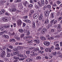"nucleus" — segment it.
<instances>
[{
    "instance_id": "obj_1",
    "label": "nucleus",
    "mask_w": 62,
    "mask_h": 62,
    "mask_svg": "<svg viewBox=\"0 0 62 62\" xmlns=\"http://www.w3.org/2000/svg\"><path fill=\"white\" fill-rule=\"evenodd\" d=\"M13 58L15 60H14V62H17L18 61V59L20 61H22L24 60V58H19V57L16 56L14 57Z\"/></svg>"
},
{
    "instance_id": "obj_2",
    "label": "nucleus",
    "mask_w": 62,
    "mask_h": 62,
    "mask_svg": "<svg viewBox=\"0 0 62 62\" xmlns=\"http://www.w3.org/2000/svg\"><path fill=\"white\" fill-rule=\"evenodd\" d=\"M38 5L39 6H38V5H36L35 6V8H36V9H39V7H41L42 6L41 4L40 3V1H39L38 2Z\"/></svg>"
},
{
    "instance_id": "obj_3",
    "label": "nucleus",
    "mask_w": 62,
    "mask_h": 62,
    "mask_svg": "<svg viewBox=\"0 0 62 62\" xmlns=\"http://www.w3.org/2000/svg\"><path fill=\"white\" fill-rule=\"evenodd\" d=\"M8 17H2V18H1V21L2 22H7V21H8Z\"/></svg>"
},
{
    "instance_id": "obj_4",
    "label": "nucleus",
    "mask_w": 62,
    "mask_h": 62,
    "mask_svg": "<svg viewBox=\"0 0 62 62\" xmlns=\"http://www.w3.org/2000/svg\"><path fill=\"white\" fill-rule=\"evenodd\" d=\"M43 43L44 45L46 46H49L50 44V43L48 41H45Z\"/></svg>"
},
{
    "instance_id": "obj_5",
    "label": "nucleus",
    "mask_w": 62,
    "mask_h": 62,
    "mask_svg": "<svg viewBox=\"0 0 62 62\" xmlns=\"http://www.w3.org/2000/svg\"><path fill=\"white\" fill-rule=\"evenodd\" d=\"M6 55V52L5 51H3L1 53V57L2 58H4Z\"/></svg>"
},
{
    "instance_id": "obj_6",
    "label": "nucleus",
    "mask_w": 62,
    "mask_h": 62,
    "mask_svg": "<svg viewBox=\"0 0 62 62\" xmlns=\"http://www.w3.org/2000/svg\"><path fill=\"white\" fill-rule=\"evenodd\" d=\"M56 27H57V29L58 30V32H60L62 31L61 27L59 25L57 26H56Z\"/></svg>"
},
{
    "instance_id": "obj_7",
    "label": "nucleus",
    "mask_w": 62,
    "mask_h": 62,
    "mask_svg": "<svg viewBox=\"0 0 62 62\" xmlns=\"http://www.w3.org/2000/svg\"><path fill=\"white\" fill-rule=\"evenodd\" d=\"M44 14L45 16H48L50 14V12L48 11H46L45 12Z\"/></svg>"
},
{
    "instance_id": "obj_8",
    "label": "nucleus",
    "mask_w": 62,
    "mask_h": 62,
    "mask_svg": "<svg viewBox=\"0 0 62 62\" xmlns=\"http://www.w3.org/2000/svg\"><path fill=\"white\" fill-rule=\"evenodd\" d=\"M17 11V9L15 8H13L10 10V12H16Z\"/></svg>"
},
{
    "instance_id": "obj_9",
    "label": "nucleus",
    "mask_w": 62,
    "mask_h": 62,
    "mask_svg": "<svg viewBox=\"0 0 62 62\" xmlns=\"http://www.w3.org/2000/svg\"><path fill=\"white\" fill-rule=\"evenodd\" d=\"M17 23L18 26H20L22 24V22L21 20H18L17 21Z\"/></svg>"
},
{
    "instance_id": "obj_10",
    "label": "nucleus",
    "mask_w": 62,
    "mask_h": 62,
    "mask_svg": "<svg viewBox=\"0 0 62 62\" xmlns=\"http://www.w3.org/2000/svg\"><path fill=\"white\" fill-rule=\"evenodd\" d=\"M33 17L35 19H37L38 17V14H34L33 16Z\"/></svg>"
},
{
    "instance_id": "obj_11",
    "label": "nucleus",
    "mask_w": 62,
    "mask_h": 62,
    "mask_svg": "<svg viewBox=\"0 0 62 62\" xmlns=\"http://www.w3.org/2000/svg\"><path fill=\"white\" fill-rule=\"evenodd\" d=\"M24 32L25 33H26V35L27 36H28V35H29L30 34V31H27L26 30H24Z\"/></svg>"
},
{
    "instance_id": "obj_12",
    "label": "nucleus",
    "mask_w": 62,
    "mask_h": 62,
    "mask_svg": "<svg viewBox=\"0 0 62 62\" xmlns=\"http://www.w3.org/2000/svg\"><path fill=\"white\" fill-rule=\"evenodd\" d=\"M49 23V19L48 18H46L45 21L44 23L46 25Z\"/></svg>"
},
{
    "instance_id": "obj_13",
    "label": "nucleus",
    "mask_w": 62,
    "mask_h": 62,
    "mask_svg": "<svg viewBox=\"0 0 62 62\" xmlns=\"http://www.w3.org/2000/svg\"><path fill=\"white\" fill-rule=\"evenodd\" d=\"M14 37L16 39H17V40H20V38L18 37V36H17V34H15Z\"/></svg>"
},
{
    "instance_id": "obj_14",
    "label": "nucleus",
    "mask_w": 62,
    "mask_h": 62,
    "mask_svg": "<svg viewBox=\"0 0 62 62\" xmlns=\"http://www.w3.org/2000/svg\"><path fill=\"white\" fill-rule=\"evenodd\" d=\"M46 28H44L41 31V33L42 34H44L45 33V32H46Z\"/></svg>"
},
{
    "instance_id": "obj_15",
    "label": "nucleus",
    "mask_w": 62,
    "mask_h": 62,
    "mask_svg": "<svg viewBox=\"0 0 62 62\" xmlns=\"http://www.w3.org/2000/svg\"><path fill=\"white\" fill-rule=\"evenodd\" d=\"M34 41L36 42L37 44H39L40 43V41L39 40L37 39L34 40Z\"/></svg>"
},
{
    "instance_id": "obj_16",
    "label": "nucleus",
    "mask_w": 62,
    "mask_h": 62,
    "mask_svg": "<svg viewBox=\"0 0 62 62\" xmlns=\"http://www.w3.org/2000/svg\"><path fill=\"white\" fill-rule=\"evenodd\" d=\"M27 4H28V3H27V1H25L23 3V5L24 6L26 7L27 6Z\"/></svg>"
},
{
    "instance_id": "obj_17",
    "label": "nucleus",
    "mask_w": 62,
    "mask_h": 62,
    "mask_svg": "<svg viewBox=\"0 0 62 62\" xmlns=\"http://www.w3.org/2000/svg\"><path fill=\"white\" fill-rule=\"evenodd\" d=\"M45 51L46 52H51V51L50 50L49 48H46L45 49Z\"/></svg>"
},
{
    "instance_id": "obj_18",
    "label": "nucleus",
    "mask_w": 62,
    "mask_h": 62,
    "mask_svg": "<svg viewBox=\"0 0 62 62\" xmlns=\"http://www.w3.org/2000/svg\"><path fill=\"white\" fill-rule=\"evenodd\" d=\"M3 37L5 39H8L9 38V37L7 35H3Z\"/></svg>"
},
{
    "instance_id": "obj_19",
    "label": "nucleus",
    "mask_w": 62,
    "mask_h": 62,
    "mask_svg": "<svg viewBox=\"0 0 62 62\" xmlns=\"http://www.w3.org/2000/svg\"><path fill=\"white\" fill-rule=\"evenodd\" d=\"M20 53V51H17L13 53V54L14 55H17V54H18Z\"/></svg>"
},
{
    "instance_id": "obj_20",
    "label": "nucleus",
    "mask_w": 62,
    "mask_h": 62,
    "mask_svg": "<svg viewBox=\"0 0 62 62\" xmlns=\"http://www.w3.org/2000/svg\"><path fill=\"white\" fill-rule=\"evenodd\" d=\"M40 39H41L42 40H46V38L43 36L41 37Z\"/></svg>"
},
{
    "instance_id": "obj_21",
    "label": "nucleus",
    "mask_w": 62,
    "mask_h": 62,
    "mask_svg": "<svg viewBox=\"0 0 62 62\" xmlns=\"http://www.w3.org/2000/svg\"><path fill=\"white\" fill-rule=\"evenodd\" d=\"M33 54H32L31 55H32L33 56H35V57H36V56H37L38 55V54H35L34 52H33L32 53Z\"/></svg>"
},
{
    "instance_id": "obj_22",
    "label": "nucleus",
    "mask_w": 62,
    "mask_h": 62,
    "mask_svg": "<svg viewBox=\"0 0 62 62\" xmlns=\"http://www.w3.org/2000/svg\"><path fill=\"white\" fill-rule=\"evenodd\" d=\"M46 8H49V9H50L51 8V6L49 4L46 6Z\"/></svg>"
},
{
    "instance_id": "obj_23",
    "label": "nucleus",
    "mask_w": 62,
    "mask_h": 62,
    "mask_svg": "<svg viewBox=\"0 0 62 62\" xmlns=\"http://www.w3.org/2000/svg\"><path fill=\"white\" fill-rule=\"evenodd\" d=\"M42 17H43V16H42V15H40L39 17V20L40 21V20H41L42 19Z\"/></svg>"
},
{
    "instance_id": "obj_24",
    "label": "nucleus",
    "mask_w": 62,
    "mask_h": 62,
    "mask_svg": "<svg viewBox=\"0 0 62 62\" xmlns=\"http://www.w3.org/2000/svg\"><path fill=\"white\" fill-rule=\"evenodd\" d=\"M32 27L33 28H34V27H36V26H35V23L34 22H32Z\"/></svg>"
},
{
    "instance_id": "obj_25",
    "label": "nucleus",
    "mask_w": 62,
    "mask_h": 62,
    "mask_svg": "<svg viewBox=\"0 0 62 62\" xmlns=\"http://www.w3.org/2000/svg\"><path fill=\"white\" fill-rule=\"evenodd\" d=\"M8 35H9L11 36H13V35H14V36H15V33H14V32L12 33H10L9 32H8Z\"/></svg>"
},
{
    "instance_id": "obj_26",
    "label": "nucleus",
    "mask_w": 62,
    "mask_h": 62,
    "mask_svg": "<svg viewBox=\"0 0 62 62\" xmlns=\"http://www.w3.org/2000/svg\"><path fill=\"white\" fill-rule=\"evenodd\" d=\"M46 38L47 39H50V35L48 34H47L46 35Z\"/></svg>"
},
{
    "instance_id": "obj_27",
    "label": "nucleus",
    "mask_w": 62,
    "mask_h": 62,
    "mask_svg": "<svg viewBox=\"0 0 62 62\" xmlns=\"http://www.w3.org/2000/svg\"><path fill=\"white\" fill-rule=\"evenodd\" d=\"M34 13V10H31L30 11V15H32Z\"/></svg>"
},
{
    "instance_id": "obj_28",
    "label": "nucleus",
    "mask_w": 62,
    "mask_h": 62,
    "mask_svg": "<svg viewBox=\"0 0 62 62\" xmlns=\"http://www.w3.org/2000/svg\"><path fill=\"white\" fill-rule=\"evenodd\" d=\"M39 48H35L34 50V52H39Z\"/></svg>"
},
{
    "instance_id": "obj_29",
    "label": "nucleus",
    "mask_w": 62,
    "mask_h": 62,
    "mask_svg": "<svg viewBox=\"0 0 62 62\" xmlns=\"http://www.w3.org/2000/svg\"><path fill=\"white\" fill-rule=\"evenodd\" d=\"M54 48V46H51L50 48L49 49V50L51 51L53 50V49Z\"/></svg>"
},
{
    "instance_id": "obj_30",
    "label": "nucleus",
    "mask_w": 62,
    "mask_h": 62,
    "mask_svg": "<svg viewBox=\"0 0 62 62\" xmlns=\"http://www.w3.org/2000/svg\"><path fill=\"white\" fill-rule=\"evenodd\" d=\"M18 56L20 57H22V58H23V54H18Z\"/></svg>"
},
{
    "instance_id": "obj_31",
    "label": "nucleus",
    "mask_w": 62,
    "mask_h": 62,
    "mask_svg": "<svg viewBox=\"0 0 62 62\" xmlns=\"http://www.w3.org/2000/svg\"><path fill=\"white\" fill-rule=\"evenodd\" d=\"M41 2L42 4V6H44V5L45 3H44V0H42Z\"/></svg>"
},
{
    "instance_id": "obj_32",
    "label": "nucleus",
    "mask_w": 62,
    "mask_h": 62,
    "mask_svg": "<svg viewBox=\"0 0 62 62\" xmlns=\"http://www.w3.org/2000/svg\"><path fill=\"white\" fill-rule=\"evenodd\" d=\"M51 32L52 33H54L55 31V29H53L51 30Z\"/></svg>"
},
{
    "instance_id": "obj_33",
    "label": "nucleus",
    "mask_w": 62,
    "mask_h": 62,
    "mask_svg": "<svg viewBox=\"0 0 62 62\" xmlns=\"http://www.w3.org/2000/svg\"><path fill=\"white\" fill-rule=\"evenodd\" d=\"M0 29L1 31H3L4 30V27L2 26L0 27Z\"/></svg>"
},
{
    "instance_id": "obj_34",
    "label": "nucleus",
    "mask_w": 62,
    "mask_h": 62,
    "mask_svg": "<svg viewBox=\"0 0 62 62\" xmlns=\"http://www.w3.org/2000/svg\"><path fill=\"white\" fill-rule=\"evenodd\" d=\"M51 17L52 19L54 18V14L53 13H52Z\"/></svg>"
},
{
    "instance_id": "obj_35",
    "label": "nucleus",
    "mask_w": 62,
    "mask_h": 62,
    "mask_svg": "<svg viewBox=\"0 0 62 62\" xmlns=\"http://www.w3.org/2000/svg\"><path fill=\"white\" fill-rule=\"evenodd\" d=\"M4 28H9V25H5L4 26Z\"/></svg>"
},
{
    "instance_id": "obj_36",
    "label": "nucleus",
    "mask_w": 62,
    "mask_h": 62,
    "mask_svg": "<svg viewBox=\"0 0 62 62\" xmlns=\"http://www.w3.org/2000/svg\"><path fill=\"white\" fill-rule=\"evenodd\" d=\"M26 53L27 54H29L30 53V51L29 50H28L27 51H26Z\"/></svg>"
},
{
    "instance_id": "obj_37",
    "label": "nucleus",
    "mask_w": 62,
    "mask_h": 62,
    "mask_svg": "<svg viewBox=\"0 0 62 62\" xmlns=\"http://www.w3.org/2000/svg\"><path fill=\"white\" fill-rule=\"evenodd\" d=\"M56 3L57 5H59L61 3V2L59 0H58L56 1Z\"/></svg>"
},
{
    "instance_id": "obj_38",
    "label": "nucleus",
    "mask_w": 62,
    "mask_h": 62,
    "mask_svg": "<svg viewBox=\"0 0 62 62\" xmlns=\"http://www.w3.org/2000/svg\"><path fill=\"white\" fill-rule=\"evenodd\" d=\"M19 31L21 33L23 32V30L22 29H20L19 30Z\"/></svg>"
},
{
    "instance_id": "obj_39",
    "label": "nucleus",
    "mask_w": 62,
    "mask_h": 62,
    "mask_svg": "<svg viewBox=\"0 0 62 62\" xmlns=\"http://www.w3.org/2000/svg\"><path fill=\"white\" fill-rule=\"evenodd\" d=\"M33 41L31 40L30 41H28V43H30V44H33Z\"/></svg>"
},
{
    "instance_id": "obj_40",
    "label": "nucleus",
    "mask_w": 62,
    "mask_h": 62,
    "mask_svg": "<svg viewBox=\"0 0 62 62\" xmlns=\"http://www.w3.org/2000/svg\"><path fill=\"white\" fill-rule=\"evenodd\" d=\"M54 37L56 38H57V39H58L60 37V36H59V35H56Z\"/></svg>"
},
{
    "instance_id": "obj_41",
    "label": "nucleus",
    "mask_w": 62,
    "mask_h": 62,
    "mask_svg": "<svg viewBox=\"0 0 62 62\" xmlns=\"http://www.w3.org/2000/svg\"><path fill=\"white\" fill-rule=\"evenodd\" d=\"M57 20H56L54 21V22L53 23V24H55V23H57Z\"/></svg>"
},
{
    "instance_id": "obj_42",
    "label": "nucleus",
    "mask_w": 62,
    "mask_h": 62,
    "mask_svg": "<svg viewBox=\"0 0 62 62\" xmlns=\"http://www.w3.org/2000/svg\"><path fill=\"white\" fill-rule=\"evenodd\" d=\"M52 57H53V54H51L49 56V59H51V58H52Z\"/></svg>"
},
{
    "instance_id": "obj_43",
    "label": "nucleus",
    "mask_w": 62,
    "mask_h": 62,
    "mask_svg": "<svg viewBox=\"0 0 62 62\" xmlns=\"http://www.w3.org/2000/svg\"><path fill=\"white\" fill-rule=\"evenodd\" d=\"M41 59V57L40 56H39L36 57V59H38V60H40Z\"/></svg>"
},
{
    "instance_id": "obj_44",
    "label": "nucleus",
    "mask_w": 62,
    "mask_h": 62,
    "mask_svg": "<svg viewBox=\"0 0 62 62\" xmlns=\"http://www.w3.org/2000/svg\"><path fill=\"white\" fill-rule=\"evenodd\" d=\"M12 19H13V20L14 21V22H15V21L16 20V18L15 17H13Z\"/></svg>"
},
{
    "instance_id": "obj_45",
    "label": "nucleus",
    "mask_w": 62,
    "mask_h": 62,
    "mask_svg": "<svg viewBox=\"0 0 62 62\" xmlns=\"http://www.w3.org/2000/svg\"><path fill=\"white\" fill-rule=\"evenodd\" d=\"M62 16H61L58 19V21H60V20H62Z\"/></svg>"
},
{
    "instance_id": "obj_46",
    "label": "nucleus",
    "mask_w": 62,
    "mask_h": 62,
    "mask_svg": "<svg viewBox=\"0 0 62 62\" xmlns=\"http://www.w3.org/2000/svg\"><path fill=\"white\" fill-rule=\"evenodd\" d=\"M6 3V0H3V1H2V3L3 5H4V4H5V3Z\"/></svg>"
},
{
    "instance_id": "obj_47",
    "label": "nucleus",
    "mask_w": 62,
    "mask_h": 62,
    "mask_svg": "<svg viewBox=\"0 0 62 62\" xmlns=\"http://www.w3.org/2000/svg\"><path fill=\"white\" fill-rule=\"evenodd\" d=\"M24 37V34H21L20 36V38H23V37Z\"/></svg>"
},
{
    "instance_id": "obj_48",
    "label": "nucleus",
    "mask_w": 62,
    "mask_h": 62,
    "mask_svg": "<svg viewBox=\"0 0 62 62\" xmlns=\"http://www.w3.org/2000/svg\"><path fill=\"white\" fill-rule=\"evenodd\" d=\"M58 42H59L58 41H56L54 42V44H57V43H58Z\"/></svg>"
},
{
    "instance_id": "obj_49",
    "label": "nucleus",
    "mask_w": 62,
    "mask_h": 62,
    "mask_svg": "<svg viewBox=\"0 0 62 62\" xmlns=\"http://www.w3.org/2000/svg\"><path fill=\"white\" fill-rule=\"evenodd\" d=\"M7 56L8 57H10V54L8 53H7Z\"/></svg>"
},
{
    "instance_id": "obj_50",
    "label": "nucleus",
    "mask_w": 62,
    "mask_h": 62,
    "mask_svg": "<svg viewBox=\"0 0 62 62\" xmlns=\"http://www.w3.org/2000/svg\"><path fill=\"white\" fill-rule=\"evenodd\" d=\"M45 3L46 5L48 4V0H45Z\"/></svg>"
},
{
    "instance_id": "obj_51",
    "label": "nucleus",
    "mask_w": 62,
    "mask_h": 62,
    "mask_svg": "<svg viewBox=\"0 0 62 62\" xmlns=\"http://www.w3.org/2000/svg\"><path fill=\"white\" fill-rule=\"evenodd\" d=\"M52 6H53L54 7H57V5H56V4L55 3H54V4H53Z\"/></svg>"
},
{
    "instance_id": "obj_52",
    "label": "nucleus",
    "mask_w": 62,
    "mask_h": 62,
    "mask_svg": "<svg viewBox=\"0 0 62 62\" xmlns=\"http://www.w3.org/2000/svg\"><path fill=\"white\" fill-rule=\"evenodd\" d=\"M33 7V5L32 4H30L29 5V8H32Z\"/></svg>"
},
{
    "instance_id": "obj_53",
    "label": "nucleus",
    "mask_w": 62,
    "mask_h": 62,
    "mask_svg": "<svg viewBox=\"0 0 62 62\" xmlns=\"http://www.w3.org/2000/svg\"><path fill=\"white\" fill-rule=\"evenodd\" d=\"M9 48H10V49H13V46H12L11 45H10L9 46Z\"/></svg>"
},
{
    "instance_id": "obj_54",
    "label": "nucleus",
    "mask_w": 62,
    "mask_h": 62,
    "mask_svg": "<svg viewBox=\"0 0 62 62\" xmlns=\"http://www.w3.org/2000/svg\"><path fill=\"white\" fill-rule=\"evenodd\" d=\"M56 54H57V53H56V52H54V53H53V55H54V56H55V55H56Z\"/></svg>"
},
{
    "instance_id": "obj_55",
    "label": "nucleus",
    "mask_w": 62,
    "mask_h": 62,
    "mask_svg": "<svg viewBox=\"0 0 62 62\" xmlns=\"http://www.w3.org/2000/svg\"><path fill=\"white\" fill-rule=\"evenodd\" d=\"M40 54H43L44 53V51L40 50L39 52Z\"/></svg>"
},
{
    "instance_id": "obj_56",
    "label": "nucleus",
    "mask_w": 62,
    "mask_h": 62,
    "mask_svg": "<svg viewBox=\"0 0 62 62\" xmlns=\"http://www.w3.org/2000/svg\"><path fill=\"white\" fill-rule=\"evenodd\" d=\"M18 49L17 48H15L13 49V51H18Z\"/></svg>"
},
{
    "instance_id": "obj_57",
    "label": "nucleus",
    "mask_w": 62,
    "mask_h": 62,
    "mask_svg": "<svg viewBox=\"0 0 62 62\" xmlns=\"http://www.w3.org/2000/svg\"><path fill=\"white\" fill-rule=\"evenodd\" d=\"M54 36L51 37V38H50V39L49 40H52V39H54Z\"/></svg>"
},
{
    "instance_id": "obj_58",
    "label": "nucleus",
    "mask_w": 62,
    "mask_h": 62,
    "mask_svg": "<svg viewBox=\"0 0 62 62\" xmlns=\"http://www.w3.org/2000/svg\"><path fill=\"white\" fill-rule=\"evenodd\" d=\"M28 17V16H25L23 17V19H26Z\"/></svg>"
},
{
    "instance_id": "obj_59",
    "label": "nucleus",
    "mask_w": 62,
    "mask_h": 62,
    "mask_svg": "<svg viewBox=\"0 0 62 62\" xmlns=\"http://www.w3.org/2000/svg\"><path fill=\"white\" fill-rule=\"evenodd\" d=\"M22 5V4L21 3H18V7H21V6Z\"/></svg>"
},
{
    "instance_id": "obj_60",
    "label": "nucleus",
    "mask_w": 62,
    "mask_h": 62,
    "mask_svg": "<svg viewBox=\"0 0 62 62\" xmlns=\"http://www.w3.org/2000/svg\"><path fill=\"white\" fill-rule=\"evenodd\" d=\"M54 19H53L50 22V23H51L53 24V23L54 22Z\"/></svg>"
},
{
    "instance_id": "obj_61",
    "label": "nucleus",
    "mask_w": 62,
    "mask_h": 62,
    "mask_svg": "<svg viewBox=\"0 0 62 62\" xmlns=\"http://www.w3.org/2000/svg\"><path fill=\"white\" fill-rule=\"evenodd\" d=\"M55 12H56L57 13V14H58V15H59V12L58 11V10H56L55 11Z\"/></svg>"
},
{
    "instance_id": "obj_62",
    "label": "nucleus",
    "mask_w": 62,
    "mask_h": 62,
    "mask_svg": "<svg viewBox=\"0 0 62 62\" xmlns=\"http://www.w3.org/2000/svg\"><path fill=\"white\" fill-rule=\"evenodd\" d=\"M13 25L14 27H16V23H13Z\"/></svg>"
},
{
    "instance_id": "obj_63",
    "label": "nucleus",
    "mask_w": 62,
    "mask_h": 62,
    "mask_svg": "<svg viewBox=\"0 0 62 62\" xmlns=\"http://www.w3.org/2000/svg\"><path fill=\"white\" fill-rule=\"evenodd\" d=\"M1 11H2V12L4 13L5 12V10L4 9H2L1 10Z\"/></svg>"
},
{
    "instance_id": "obj_64",
    "label": "nucleus",
    "mask_w": 62,
    "mask_h": 62,
    "mask_svg": "<svg viewBox=\"0 0 62 62\" xmlns=\"http://www.w3.org/2000/svg\"><path fill=\"white\" fill-rule=\"evenodd\" d=\"M48 25L50 27H51V26H52L53 25V24L52 23H51V24H49Z\"/></svg>"
}]
</instances>
